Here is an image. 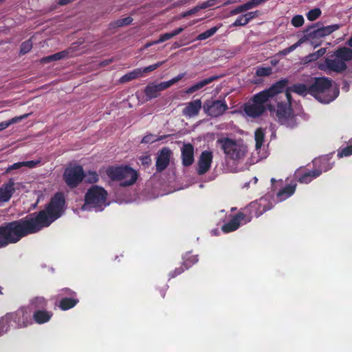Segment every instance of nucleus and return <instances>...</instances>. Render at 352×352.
Returning <instances> with one entry per match:
<instances>
[{
	"mask_svg": "<svg viewBox=\"0 0 352 352\" xmlns=\"http://www.w3.org/2000/svg\"><path fill=\"white\" fill-rule=\"evenodd\" d=\"M28 236V215L0 225V249L14 244Z\"/></svg>",
	"mask_w": 352,
	"mask_h": 352,
	"instance_id": "1",
	"label": "nucleus"
},
{
	"mask_svg": "<svg viewBox=\"0 0 352 352\" xmlns=\"http://www.w3.org/2000/svg\"><path fill=\"white\" fill-rule=\"evenodd\" d=\"M217 144L223 150L226 159L234 163L243 161L248 152V146L242 140L222 138L217 140Z\"/></svg>",
	"mask_w": 352,
	"mask_h": 352,
	"instance_id": "2",
	"label": "nucleus"
},
{
	"mask_svg": "<svg viewBox=\"0 0 352 352\" xmlns=\"http://www.w3.org/2000/svg\"><path fill=\"white\" fill-rule=\"evenodd\" d=\"M352 60V50L346 47L339 48L330 57L320 63L318 68L327 73H341L346 69V61Z\"/></svg>",
	"mask_w": 352,
	"mask_h": 352,
	"instance_id": "3",
	"label": "nucleus"
},
{
	"mask_svg": "<svg viewBox=\"0 0 352 352\" xmlns=\"http://www.w3.org/2000/svg\"><path fill=\"white\" fill-rule=\"evenodd\" d=\"M338 89L332 87L331 80L327 78H316L311 85V95L322 103L333 101L338 97Z\"/></svg>",
	"mask_w": 352,
	"mask_h": 352,
	"instance_id": "4",
	"label": "nucleus"
},
{
	"mask_svg": "<svg viewBox=\"0 0 352 352\" xmlns=\"http://www.w3.org/2000/svg\"><path fill=\"white\" fill-rule=\"evenodd\" d=\"M107 175L113 181H121L120 186L124 187L133 185L138 179L137 172L128 166L109 167Z\"/></svg>",
	"mask_w": 352,
	"mask_h": 352,
	"instance_id": "5",
	"label": "nucleus"
},
{
	"mask_svg": "<svg viewBox=\"0 0 352 352\" xmlns=\"http://www.w3.org/2000/svg\"><path fill=\"white\" fill-rule=\"evenodd\" d=\"M6 323L13 322L16 329H24L33 324L30 311L26 307H21L14 312L7 313L3 316Z\"/></svg>",
	"mask_w": 352,
	"mask_h": 352,
	"instance_id": "6",
	"label": "nucleus"
},
{
	"mask_svg": "<svg viewBox=\"0 0 352 352\" xmlns=\"http://www.w3.org/2000/svg\"><path fill=\"white\" fill-rule=\"evenodd\" d=\"M265 96V92H260L244 104L243 111L247 116L255 118L263 114L268 101Z\"/></svg>",
	"mask_w": 352,
	"mask_h": 352,
	"instance_id": "7",
	"label": "nucleus"
},
{
	"mask_svg": "<svg viewBox=\"0 0 352 352\" xmlns=\"http://www.w3.org/2000/svg\"><path fill=\"white\" fill-rule=\"evenodd\" d=\"M285 97L287 102L278 104L276 116L280 124L286 126L289 129H293L296 125L295 118L290 107L292 96L289 91H286Z\"/></svg>",
	"mask_w": 352,
	"mask_h": 352,
	"instance_id": "8",
	"label": "nucleus"
},
{
	"mask_svg": "<svg viewBox=\"0 0 352 352\" xmlns=\"http://www.w3.org/2000/svg\"><path fill=\"white\" fill-rule=\"evenodd\" d=\"M107 197V192L103 188L93 186L85 194L84 207L89 206L101 210L102 207L105 205Z\"/></svg>",
	"mask_w": 352,
	"mask_h": 352,
	"instance_id": "9",
	"label": "nucleus"
},
{
	"mask_svg": "<svg viewBox=\"0 0 352 352\" xmlns=\"http://www.w3.org/2000/svg\"><path fill=\"white\" fill-rule=\"evenodd\" d=\"M272 208L273 203L270 197L265 195L258 200L251 202L243 210L246 213V215L251 217L252 220L254 217H258Z\"/></svg>",
	"mask_w": 352,
	"mask_h": 352,
	"instance_id": "10",
	"label": "nucleus"
},
{
	"mask_svg": "<svg viewBox=\"0 0 352 352\" xmlns=\"http://www.w3.org/2000/svg\"><path fill=\"white\" fill-rule=\"evenodd\" d=\"M85 177V173L81 166L78 165L68 167L63 173V179L71 188H76L82 182Z\"/></svg>",
	"mask_w": 352,
	"mask_h": 352,
	"instance_id": "11",
	"label": "nucleus"
},
{
	"mask_svg": "<svg viewBox=\"0 0 352 352\" xmlns=\"http://www.w3.org/2000/svg\"><path fill=\"white\" fill-rule=\"evenodd\" d=\"M340 28L338 24L317 28V25L312 26L306 31L304 35L307 41L313 42L315 40L325 37Z\"/></svg>",
	"mask_w": 352,
	"mask_h": 352,
	"instance_id": "12",
	"label": "nucleus"
},
{
	"mask_svg": "<svg viewBox=\"0 0 352 352\" xmlns=\"http://www.w3.org/2000/svg\"><path fill=\"white\" fill-rule=\"evenodd\" d=\"M228 109L225 100H207L203 105L204 112L213 118L222 116Z\"/></svg>",
	"mask_w": 352,
	"mask_h": 352,
	"instance_id": "13",
	"label": "nucleus"
},
{
	"mask_svg": "<svg viewBox=\"0 0 352 352\" xmlns=\"http://www.w3.org/2000/svg\"><path fill=\"white\" fill-rule=\"evenodd\" d=\"M251 221V217L246 215V213L243 211L239 212L235 215L232 216L231 219L226 223L223 224L221 230L225 233H229L236 230L241 223H247Z\"/></svg>",
	"mask_w": 352,
	"mask_h": 352,
	"instance_id": "14",
	"label": "nucleus"
},
{
	"mask_svg": "<svg viewBox=\"0 0 352 352\" xmlns=\"http://www.w3.org/2000/svg\"><path fill=\"white\" fill-rule=\"evenodd\" d=\"M212 158L213 155L211 151H204L201 153L197 162V172L198 175H204L209 170L212 162Z\"/></svg>",
	"mask_w": 352,
	"mask_h": 352,
	"instance_id": "15",
	"label": "nucleus"
},
{
	"mask_svg": "<svg viewBox=\"0 0 352 352\" xmlns=\"http://www.w3.org/2000/svg\"><path fill=\"white\" fill-rule=\"evenodd\" d=\"M331 158L332 157L331 155H327L314 159L313 160V164L315 167L314 170L315 171H319L320 175L323 172L331 170L334 165V162L331 161Z\"/></svg>",
	"mask_w": 352,
	"mask_h": 352,
	"instance_id": "16",
	"label": "nucleus"
},
{
	"mask_svg": "<svg viewBox=\"0 0 352 352\" xmlns=\"http://www.w3.org/2000/svg\"><path fill=\"white\" fill-rule=\"evenodd\" d=\"M171 151L168 148H163L156 160V170L157 172H162L169 164Z\"/></svg>",
	"mask_w": 352,
	"mask_h": 352,
	"instance_id": "17",
	"label": "nucleus"
},
{
	"mask_svg": "<svg viewBox=\"0 0 352 352\" xmlns=\"http://www.w3.org/2000/svg\"><path fill=\"white\" fill-rule=\"evenodd\" d=\"M202 107V102L200 99H197L185 104L182 110V114L187 118L197 116Z\"/></svg>",
	"mask_w": 352,
	"mask_h": 352,
	"instance_id": "18",
	"label": "nucleus"
},
{
	"mask_svg": "<svg viewBox=\"0 0 352 352\" xmlns=\"http://www.w3.org/2000/svg\"><path fill=\"white\" fill-rule=\"evenodd\" d=\"M15 191L14 181L10 178L0 187V203L8 201Z\"/></svg>",
	"mask_w": 352,
	"mask_h": 352,
	"instance_id": "19",
	"label": "nucleus"
},
{
	"mask_svg": "<svg viewBox=\"0 0 352 352\" xmlns=\"http://www.w3.org/2000/svg\"><path fill=\"white\" fill-rule=\"evenodd\" d=\"M320 176L319 171H315L314 170L310 171H304L301 169H298L295 172L294 177L296 179L300 184H309L313 179Z\"/></svg>",
	"mask_w": 352,
	"mask_h": 352,
	"instance_id": "20",
	"label": "nucleus"
},
{
	"mask_svg": "<svg viewBox=\"0 0 352 352\" xmlns=\"http://www.w3.org/2000/svg\"><path fill=\"white\" fill-rule=\"evenodd\" d=\"M182 164L189 166L194 162V147L191 144H186L182 148Z\"/></svg>",
	"mask_w": 352,
	"mask_h": 352,
	"instance_id": "21",
	"label": "nucleus"
},
{
	"mask_svg": "<svg viewBox=\"0 0 352 352\" xmlns=\"http://www.w3.org/2000/svg\"><path fill=\"white\" fill-rule=\"evenodd\" d=\"M53 316V313L46 309L34 310L32 315V322L42 324L49 322Z\"/></svg>",
	"mask_w": 352,
	"mask_h": 352,
	"instance_id": "22",
	"label": "nucleus"
},
{
	"mask_svg": "<svg viewBox=\"0 0 352 352\" xmlns=\"http://www.w3.org/2000/svg\"><path fill=\"white\" fill-rule=\"evenodd\" d=\"M219 78L218 76H213L210 78H206L204 80H202L196 84L190 86L188 87L186 91V94H192L201 89H203L205 86L207 85H209L210 83L212 82L214 80Z\"/></svg>",
	"mask_w": 352,
	"mask_h": 352,
	"instance_id": "23",
	"label": "nucleus"
},
{
	"mask_svg": "<svg viewBox=\"0 0 352 352\" xmlns=\"http://www.w3.org/2000/svg\"><path fill=\"white\" fill-rule=\"evenodd\" d=\"M287 83V81L286 80H280L272 86L269 89L263 91L262 92H265V96L267 99L269 100L270 98L274 96L275 94L282 92Z\"/></svg>",
	"mask_w": 352,
	"mask_h": 352,
	"instance_id": "24",
	"label": "nucleus"
},
{
	"mask_svg": "<svg viewBox=\"0 0 352 352\" xmlns=\"http://www.w3.org/2000/svg\"><path fill=\"white\" fill-rule=\"evenodd\" d=\"M79 302V300L76 297H64L59 302L58 307L63 311L69 310L74 307Z\"/></svg>",
	"mask_w": 352,
	"mask_h": 352,
	"instance_id": "25",
	"label": "nucleus"
},
{
	"mask_svg": "<svg viewBox=\"0 0 352 352\" xmlns=\"http://www.w3.org/2000/svg\"><path fill=\"white\" fill-rule=\"evenodd\" d=\"M296 184H288L277 192V198L280 201H284L291 197L295 192Z\"/></svg>",
	"mask_w": 352,
	"mask_h": 352,
	"instance_id": "26",
	"label": "nucleus"
},
{
	"mask_svg": "<svg viewBox=\"0 0 352 352\" xmlns=\"http://www.w3.org/2000/svg\"><path fill=\"white\" fill-rule=\"evenodd\" d=\"M287 91H289V93L290 91H293L301 96H306L307 94L311 95V85L307 86L302 83L295 84L290 87Z\"/></svg>",
	"mask_w": 352,
	"mask_h": 352,
	"instance_id": "27",
	"label": "nucleus"
},
{
	"mask_svg": "<svg viewBox=\"0 0 352 352\" xmlns=\"http://www.w3.org/2000/svg\"><path fill=\"white\" fill-rule=\"evenodd\" d=\"M31 306L34 310L46 309L47 300L42 296L34 298L30 302Z\"/></svg>",
	"mask_w": 352,
	"mask_h": 352,
	"instance_id": "28",
	"label": "nucleus"
},
{
	"mask_svg": "<svg viewBox=\"0 0 352 352\" xmlns=\"http://www.w3.org/2000/svg\"><path fill=\"white\" fill-rule=\"evenodd\" d=\"M144 94L148 100L157 98L160 92L155 83H149L144 89Z\"/></svg>",
	"mask_w": 352,
	"mask_h": 352,
	"instance_id": "29",
	"label": "nucleus"
},
{
	"mask_svg": "<svg viewBox=\"0 0 352 352\" xmlns=\"http://www.w3.org/2000/svg\"><path fill=\"white\" fill-rule=\"evenodd\" d=\"M142 77L141 71L139 68L134 69L133 71L124 75L120 78V81L121 82H126L131 80Z\"/></svg>",
	"mask_w": 352,
	"mask_h": 352,
	"instance_id": "30",
	"label": "nucleus"
},
{
	"mask_svg": "<svg viewBox=\"0 0 352 352\" xmlns=\"http://www.w3.org/2000/svg\"><path fill=\"white\" fill-rule=\"evenodd\" d=\"M198 262V256L186 253L183 257V265L189 269L192 265Z\"/></svg>",
	"mask_w": 352,
	"mask_h": 352,
	"instance_id": "31",
	"label": "nucleus"
},
{
	"mask_svg": "<svg viewBox=\"0 0 352 352\" xmlns=\"http://www.w3.org/2000/svg\"><path fill=\"white\" fill-rule=\"evenodd\" d=\"M219 28H220V26H214V27H212V28L208 29V30L205 31L204 32L199 34L198 36L197 37V40L202 41V40H205V39H207V38L211 37L217 32V30H219Z\"/></svg>",
	"mask_w": 352,
	"mask_h": 352,
	"instance_id": "32",
	"label": "nucleus"
},
{
	"mask_svg": "<svg viewBox=\"0 0 352 352\" xmlns=\"http://www.w3.org/2000/svg\"><path fill=\"white\" fill-rule=\"evenodd\" d=\"M184 30V28L180 27L171 32L165 33L160 36V41L162 43L178 35Z\"/></svg>",
	"mask_w": 352,
	"mask_h": 352,
	"instance_id": "33",
	"label": "nucleus"
},
{
	"mask_svg": "<svg viewBox=\"0 0 352 352\" xmlns=\"http://www.w3.org/2000/svg\"><path fill=\"white\" fill-rule=\"evenodd\" d=\"M28 114H25L23 116L19 117L13 118L9 120L3 121L0 122V131L8 128L10 124L17 122L22 119L27 118Z\"/></svg>",
	"mask_w": 352,
	"mask_h": 352,
	"instance_id": "34",
	"label": "nucleus"
},
{
	"mask_svg": "<svg viewBox=\"0 0 352 352\" xmlns=\"http://www.w3.org/2000/svg\"><path fill=\"white\" fill-rule=\"evenodd\" d=\"M352 155V144L347 145L345 147H340L338 150L337 156L338 158H342L344 157H348Z\"/></svg>",
	"mask_w": 352,
	"mask_h": 352,
	"instance_id": "35",
	"label": "nucleus"
},
{
	"mask_svg": "<svg viewBox=\"0 0 352 352\" xmlns=\"http://www.w3.org/2000/svg\"><path fill=\"white\" fill-rule=\"evenodd\" d=\"M164 63V61H160L155 64L149 65V66L144 67V68H139L141 71L142 77L144 76V74L145 73H148V72L155 70L156 69H157L158 67L162 66Z\"/></svg>",
	"mask_w": 352,
	"mask_h": 352,
	"instance_id": "36",
	"label": "nucleus"
},
{
	"mask_svg": "<svg viewBox=\"0 0 352 352\" xmlns=\"http://www.w3.org/2000/svg\"><path fill=\"white\" fill-rule=\"evenodd\" d=\"M321 15V10L320 8H314L309 10L307 14V18L309 21H313L318 19Z\"/></svg>",
	"mask_w": 352,
	"mask_h": 352,
	"instance_id": "37",
	"label": "nucleus"
},
{
	"mask_svg": "<svg viewBox=\"0 0 352 352\" xmlns=\"http://www.w3.org/2000/svg\"><path fill=\"white\" fill-rule=\"evenodd\" d=\"M249 22L247 20V17L245 16V14L240 15L235 21L232 24V26L233 27H238V26H245Z\"/></svg>",
	"mask_w": 352,
	"mask_h": 352,
	"instance_id": "38",
	"label": "nucleus"
},
{
	"mask_svg": "<svg viewBox=\"0 0 352 352\" xmlns=\"http://www.w3.org/2000/svg\"><path fill=\"white\" fill-rule=\"evenodd\" d=\"M255 135V147L256 150H259L263 146L265 141V133H254Z\"/></svg>",
	"mask_w": 352,
	"mask_h": 352,
	"instance_id": "39",
	"label": "nucleus"
},
{
	"mask_svg": "<svg viewBox=\"0 0 352 352\" xmlns=\"http://www.w3.org/2000/svg\"><path fill=\"white\" fill-rule=\"evenodd\" d=\"M32 48V43L30 40H28L22 43L20 49V54H25L29 52Z\"/></svg>",
	"mask_w": 352,
	"mask_h": 352,
	"instance_id": "40",
	"label": "nucleus"
},
{
	"mask_svg": "<svg viewBox=\"0 0 352 352\" xmlns=\"http://www.w3.org/2000/svg\"><path fill=\"white\" fill-rule=\"evenodd\" d=\"M63 296H65L66 297H76L77 296V294L74 291L72 290L71 289L65 287L60 289L58 294V297Z\"/></svg>",
	"mask_w": 352,
	"mask_h": 352,
	"instance_id": "41",
	"label": "nucleus"
},
{
	"mask_svg": "<svg viewBox=\"0 0 352 352\" xmlns=\"http://www.w3.org/2000/svg\"><path fill=\"white\" fill-rule=\"evenodd\" d=\"M186 270H188V268H186V266L183 265L182 263L179 267H176L173 271L170 272L168 274V276L170 278H174L176 276L182 274Z\"/></svg>",
	"mask_w": 352,
	"mask_h": 352,
	"instance_id": "42",
	"label": "nucleus"
},
{
	"mask_svg": "<svg viewBox=\"0 0 352 352\" xmlns=\"http://www.w3.org/2000/svg\"><path fill=\"white\" fill-rule=\"evenodd\" d=\"M304 18L302 15H296L294 16L292 20L291 23L292 25L296 28L301 27L304 23Z\"/></svg>",
	"mask_w": 352,
	"mask_h": 352,
	"instance_id": "43",
	"label": "nucleus"
},
{
	"mask_svg": "<svg viewBox=\"0 0 352 352\" xmlns=\"http://www.w3.org/2000/svg\"><path fill=\"white\" fill-rule=\"evenodd\" d=\"M272 74V68L267 67H259L256 71V74L258 76H268Z\"/></svg>",
	"mask_w": 352,
	"mask_h": 352,
	"instance_id": "44",
	"label": "nucleus"
},
{
	"mask_svg": "<svg viewBox=\"0 0 352 352\" xmlns=\"http://www.w3.org/2000/svg\"><path fill=\"white\" fill-rule=\"evenodd\" d=\"M10 325L6 323L3 317L0 318V336L7 333L10 329Z\"/></svg>",
	"mask_w": 352,
	"mask_h": 352,
	"instance_id": "45",
	"label": "nucleus"
},
{
	"mask_svg": "<svg viewBox=\"0 0 352 352\" xmlns=\"http://www.w3.org/2000/svg\"><path fill=\"white\" fill-rule=\"evenodd\" d=\"M133 19L131 17H126L124 19H119L115 22V25L117 27H121L123 25H126L130 24L132 22Z\"/></svg>",
	"mask_w": 352,
	"mask_h": 352,
	"instance_id": "46",
	"label": "nucleus"
},
{
	"mask_svg": "<svg viewBox=\"0 0 352 352\" xmlns=\"http://www.w3.org/2000/svg\"><path fill=\"white\" fill-rule=\"evenodd\" d=\"M68 55V52L61 51L54 54L51 55L53 61L58 60L65 58Z\"/></svg>",
	"mask_w": 352,
	"mask_h": 352,
	"instance_id": "47",
	"label": "nucleus"
},
{
	"mask_svg": "<svg viewBox=\"0 0 352 352\" xmlns=\"http://www.w3.org/2000/svg\"><path fill=\"white\" fill-rule=\"evenodd\" d=\"M98 175L95 171L89 172L87 175V182L89 183H96L98 181Z\"/></svg>",
	"mask_w": 352,
	"mask_h": 352,
	"instance_id": "48",
	"label": "nucleus"
},
{
	"mask_svg": "<svg viewBox=\"0 0 352 352\" xmlns=\"http://www.w3.org/2000/svg\"><path fill=\"white\" fill-rule=\"evenodd\" d=\"M155 86L157 87L159 92H160L162 91H164V90L169 88L170 86H172V84L170 82V80H168V81L162 82L159 84H155Z\"/></svg>",
	"mask_w": 352,
	"mask_h": 352,
	"instance_id": "49",
	"label": "nucleus"
},
{
	"mask_svg": "<svg viewBox=\"0 0 352 352\" xmlns=\"http://www.w3.org/2000/svg\"><path fill=\"white\" fill-rule=\"evenodd\" d=\"M305 41H307V40H306V38H305V37L304 36L302 38H301L296 43H294V45H291L289 47H287V52H289V53L293 52L294 50H296L298 47L300 46Z\"/></svg>",
	"mask_w": 352,
	"mask_h": 352,
	"instance_id": "50",
	"label": "nucleus"
},
{
	"mask_svg": "<svg viewBox=\"0 0 352 352\" xmlns=\"http://www.w3.org/2000/svg\"><path fill=\"white\" fill-rule=\"evenodd\" d=\"M305 41H307V40H306V38H305V37L304 36L302 38H301L296 43H294V45H291L289 47H287V52H289V53L293 52L294 50H296L298 47L300 46Z\"/></svg>",
	"mask_w": 352,
	"mask_h": 352,
	"instance_id": "51",
	"label": "nucleus"
},
{
	"mask_svg": "<svg viewBox=\"0 0 352 352\" xmlns=\"http://www.w3.org/2000/svg\"><path fill=\"white\" fill-rule=\"evenodd\" d=\"M260 12L258 10L248 12L245 14V16L247 17V20L248 22L252 21V19L258 17L260 15Z\"/></svg>",
	"mask_w": 352,
	"mask_h": 352,
	"instance_id": "52",
	"label": "nucleus"
},
{
	"mask_svg": "<svg viewBox=\"0 0 352 352\" xmlns=\"http://www.w3.org/2000/svg\"><path fill=\"white\" fill-rule=\"evenodd\" d=\"M316 60H318V58H316V56L315 55V54L311 53V54H309V55L305 56L302 60L303 63L307 64L309 63L315 61Z\"/></svg>",
	"mask_w": 352,
	"mask_h": 352,
	"instance_id": "53",
	"label": "nucleus"
},
{
	"mask_svg": "<svg viewBox=\"0 0 352 352\" xmlns=\"http://www.w3.org/2000/svg\"><path fill=\"white\" fill-rule=\"evenodd\" d=\"M186 75V73H182L178 74L177 76L173 78L170 80V82H171L172 85L177 83L178 81L182 80Z\"/></svg>",
	"mask_w": 352,
	"mask_h": 352,
	"instance_id": "54",
	"label": "nucleus"
},
{
	"mask_svg": "<svg viewBox=\"0 0 352 352\" xmlns=\"http://www.w3.org/2000/svg\"><path fill=\"white\" fill-rule=\"evenodd\" d=\"M23 166V162H17V163H14V164H12V166H9L8 168L7 169V172L11 170H15V169H18L21 167Z\"/></svg>",
	"mask_w": 352,
	"mask_h": 352,
	"instance_id": "55",
	"label": "nucleus"
},
{
	"mask_svg": "<svg viewBox=\"0 0 352 352\" xmlns=\"http://www.w3.org/2000/svg\"><path fill=\"white\" fill-rule=\"evenodd\" d=\"M197 8H196V6L195 8H193L192 9L190 10H188L187 12H184L182 14V17H186V16H190V15H192V14H195L196 12H197Z\"/></svg>",
	"mask_w": 352,
	"mask_h": 352,
	"instance_id": "56",
	"label": "nucleus"
},
{
	"mask_svg": "<svg viewBox=\"0 0 352 352\" xmlns=\"http://www.w3.org/2000/svg\"><path fill=\"white\" fill-rule=\"evenodd\" d=\"M315 55L316 56V58L318 59L321 56H322L326 53V49L325 48H320L318 51L314 52Z\"/></svg>",
	"mask_w": 352,
	"mask_h": 352,
	"instance_id": "57",
	"label": "nucleus"
},
{
	"mask_svg": "<svg viewBox=\"0 0 352 352\" xmlns=\"http://www.w3.org/2000/svg\"><path fill=\"white\" fill-rule=\"evenodd\" d=\"M209 7H210V3H208L207 2V1L205 2H203L200 5H198L196 6V8H197V11H199V10H201V9H206Z\"/></svg>",
	"mask_w": 352,
	"mask_h": 352,
	"instance_id": "58",
	"label": "nucleus"
},
{
	"mask_svg": "<svg viewBox=\"0 0 352 352\" xmlns=\"http://www.w3.org/2000/svg\"><path fill=\"white\" fill-rule=\"evenodd\" d=\"M23 166H28L30 168H32V167H34L35 165L38 163L37 162H34V161H27V162H23Z\"/></svg>",
	"mask_w": 352,
	"mask_h": 352,
	"instance_id": "59",
	"label": "nucleus"
},
{
	"mask_svg": "<svg viewBox=\"0 0 352 352\" xmlns=\"http://www.w3.org/2000/svg\"><path fill=\"white\" fill-rule=\"evenodd\" d=\"M52 56H45V57H43L41 58V62L42 63H50V62H52Z\"/></svg>",
	"mask_w": 352,
	"mask_h": 352,
	"instance_id": "60",
	"label": "nucleus"
},
{
	"mask_svg": "<svg viewBox=\"0 0 352 352\" xmlns=\"http://www.w3.org/2000/svg\"><path fill=\"white\" fill-rule=\"evenodd\" d=\"M152 45H153L152 41H151V42H148L147 43H146V44L143 46V47H142V48L140 49V51H143L144 50L147 49V48H148L149 47H151V46H152Z\"/></svg>",
	"mask_w": 352,
	"mask_h": 352,
	"instance_id": "61",
	"label": "nucleus"
},
{
	"mask_svg": "<svg viewBox=\"0 0 352 352\" xmlns=\"http://www.w3.org/2000/svg\"><path fill=\"white\" fill-rule=\"evenodd\" d=\"M73 1L74 0H59V4L60 5H66Z\"/></svg>",
	"mask_w": 352,
	"mask_h": 352,
	"instance_id": "62",
	"label": "nucleus"
},
{
	"mask_svg": "<svg viewBox=\"0 0 352 352\" xmlns=\"http://www.w3.org/2000/svg\"><path fill=\"white\" fill-rule=\"evenodd\" d=\"M150 139H151V137L149 135H146L143 138L142 142V143H148V142H149Z\"/></svg>",
	"mask_w": 352,
	"mask_h": 352,
	"instance_id": "63",
	"label": "nucleus"
},
{
	"mask_svg": "<svg viewBox=\"0 0 352 352\" xmlns=\"http://www.w3.org/2000/svg\"><path fill=\"white\" fill-rule=\"evenodd\" d=\"M217 0H208L207 2L210 3V7H212L216 4Z\"/></svg>",
	"mask_w": 352,
	"mask_h": 352,
	"instance_id": "64",
	"label": "nucleus"
}]
</instances>
